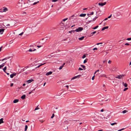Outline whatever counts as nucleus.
Here are the masks:
<instances>
[{"instance_id":"nucleus-1","label":"nucleus","mask_w":131,"mask_h":131,"mask_svg":"<svg viewBox=\"0 0 131 131\" xmlns=\"http://www.w3.org/2000/svg\"><path fill=\"white\" fill-rule=\"evenodd\" d=\"M24 2L23 1L21 0L19 1L17 4V6L19 7H21L23 4H24Z\"/></svg>"},{"instance_id":"nucleus-2","label":"nucleus","mask_w":131,"mask_h":131,"mask_svg":"<svg viewBox=\"0 0 131 131\" xmlns=\"http://www.w3.org/2000/svg\"><path fill=\"white\" fill-rule=\"evenodd\" d=\"M83 30V28L81 27H79L77 29L75 30V31L77 32H79L82 31Z\"/></svg>"},{"instance_id":"nucleus-3","label":"nucleus","mask_w":131,"mask_h":131,"mask_svg":"<svg viewBox=\"0 0 131 131\" xmlns=\"http://www.w3.org/2000/svg\"><path fill=\"white\" fill-rule=\"evenodd\" d=\"M125 75L123 74H122L120 75H118L117 76L115 77L116 78H118L119 79H120L122 78V77H124Z\"/></svg>"},{"instance_id":"nucleus-4","label":"nucleus","mask_w":131,"mask_h":131,"mask_svg":"<svg viewBox=\"0 0 131 131\" xmlns=\"http://www.w3.org/2000/svg\"><path fill=\"white\" fill-rule=\"evenodd\" d=\"M77 18V16L76 15H73L71 17H70L69 18V19H76Z\"/></svg>"},{"instance_id":"nucleus-5","label":"nucleus","mask_w":131,"mask_h":131,"mask_svg":"<svg viewBox=\"0 0 131 131\" xmlns=\"http://www.w3.org/2000/svg\"><path fill=\"white\" fill-rule=\"evenodd\" d=\"M110 115L109 114H106L104 118H105L107 119H109L110 118Z\"/></svg>"},{"instance_id":"nucleus-6","label":"nucleus","mask_w":131,"mask_h":131,"mask_svg":"<svg viewBox=\"0 0 131 131\" xmlns=\"http://www.w3.org/2000/svg\"><path fill=\"white\" fill-rule=\"evenodd\" d=\"M80 76H81V75H79L77 76H75L74 77H73L71 79V80H73L74 79H77V78H79L80 77Z\"/></svg>"},{"instance_id":"nucleus-7","label":"nucleus","mask_w":131,"mask_h":131,"mask_svg":"<svg viewBox=\"0 0 131 131\" xmlns=\"http://www.w3.org/2000/svg\"><path fill=\"white\" fill-rule=\"evenodd\" d=\"M77 113L76 111H74L73 112H71L70 113V115H74L76 114Z\"/></svg>"},{"instance_id":"nucleus-8","label":"nucleus","mask_w":131,"mask_h":131,"mask_svg":"<svg viewBox=\"0 0 131 131\" xmlns=\"http://www.w3.org/2000/svg\"><path fill=\"white\" fill-rule=\"evenodd\" d=\"M106 4V2H104V3H99L98 5L99 6H103V5H105Z\"/></svg>"},{"instance_id":"nucleus-9","label":"nucleus","mask_w":131,"mask_h":131,"mask_svg":"<svg viewBox=\"0 0 131 131\" xmlns=\"http://www.w3.org/2000/svg\"><path fill=\"white\" fill-rule=\"evenodd\" d=\"M3 9L2 10L3 12H6V11L8 10L7 8L6 7H3Z\"/></svg>"},{"instance_id":"nucleus-10","label":"nucleus","mask_w":131,"mask_h":131,"mask_svg":"<svg viewBox=\"0 0 131 131\" xmlns=\"http://www.w3.org/2000/svg\"><path fill=\"white\" fill-rule=\"evenodd\" d=\"M34 81L33 79H29L27 81H26V82L27 83H30L31 82H32V81Z\"/></svg>"},{"instance_id":"nucleus-11","label":"nucleus","mask_w":131,"mask_h":131,"mask_svg":"<svg viewBox=\"0 0 131 131\" xmlns=\"http://www.w3.org/2000/svg\"><path fill=\"white\" fill-rule=\"evenodd\" d=\"M16 73H13L12 74H11L10 75V77L11 78H13L14 76H15L16 75Z\"/></svg>"},{"instance_id":"nucleus-12","label":"nucleus","mask_w":131,"mask_h":131,"mask_svg":"<svg viewBox=\"0 0 131 131\" xmlns=\"http://www.w3.org/2000/svg\"><path fill=\"white\" fill-rule=\"evenodd\" d=\"M122 85H124L125 87H126L127 86V84L126 83H125L124 82H123L122 83Z\"/></svg>"},{"instance_id":"nucleus-13","label":"nucleus","mask_w":131,"mask_h":131,"mask_svg":"<svg viewBox=\"0 0 131 131\" xmlns=\"http://www.w3.org/2000/svg\"><path fill=\"white\" fill-rule=\"evenodd\" d=\"M4 30L5 29L3 28L0 29V33H1V34H2Z\"/></svg>"},{"instance_id":"nucleus-14","label":"nucleus","mask_w":131,"mask_h":131,"mask_svg":"<svg viewBox=\"0 0 131 131\" xmlns=\"http://www.w3.org/2000/svg\"><path fill=\"white\" fill-rule=\"evenodd\" d=\"M108 26H107L104 27L102 29V30L103 31L106 29H108Z\"/></svg>"},{"instance_id":"nucleus-15","label":"nucleus","mask_w":131,"mask_h":131,"mask_svg":"<svg viewBox=\"0 0 131 131\" xmlns=\"http://www.w3.org/2000/svg\"><path fill=\"white\" fill-rule=\"evenodd\" d=\"M52 73V72L51 71H50L46 74V75H49L51 74Z\"/></svg>"},{"instance_id":"nucleus-16","label":"nucleus","mask_w":131,"mask_h":131,"mask_svg":"<svg viewBox=\"0 0 131 131\" xmlns=\"http://www.w3.org/2000/svg\"><path fill=\"white\" fill-rule=\"evenodd\" d=\"M86 15V14H81L80 15V16L81 17H85Z\"/></svg>"},{"instance_id":"nucleus-17","label":"nucleus","mask_w":131,"mask_h":131,"mask_svg":"<svg viewBox=\"0 0 131 131\" xmlns=\"http://www.w3.org/2000/svg\"><path fill=\"white\" fill-rule=\"evenodd\" d=\"M26 95H23L21 97V98L22 99H24L25 98Z\"/></svg>"},{"instance_id":"nucleus-18","label":"nucleus","mask_w":131,"mask_h":131,"mask_svg":"<svg viewBox=\"0 0 131 131\" xmlns=\"http://www.w3.org/2000/svg\"><path fill=\"white\" fill-rule=\"evenodd\" d=\"M18 101H19L18 100V99H15V100L13 101V103H17L18 102Z\"/></svg>"},{"instance_id":"nucleus-19","label":"nucleus","mask_w":131,"mask_h":131,"mask_svg":"<svg viewBox=\"0 0 131 131\" xmlns=\"http://www.w3.org/2000/svg\"><path fill=\"white\" fill-rule=\"evenodd\" d=\"M3 120V118H2L0 119V124L4 122Z\"/></svg>"},{"instance_id":"nucleus-20","label":"nucleus","mask_w":131,"mask_h":131,"mask_svg":"<svg viewBox=\"0 0 131 131\" xmlns=\"http://www.w3.org/2000/svg\"><path fill=\"white\" fill-rule=\"evenodd\" d=\"M7 69V67L6 66H5L4 68L3 69V70L4 72H5V73H6V70Z\"/></svg>"},{"instance_id":"nucleus-21","label":"nucleus","mask_w":131,"mask_h":131,"mask_svg":"<svg viewBox=\"0 0 131 131\" xmlns=\"http://www.w3.org/2000/svg\"><path fill=\"white\" fill-rule=\"evenodd\" d=\"M5 65V63H3L1 65H0V69H1Z\"/></svg>"},{"instance_id":"nucleus-22","label":"nucleus","mask_w":131,"mask_h":131,"mask_svg":"<svg viewBox=\"0 0 131 131\" xmlns=\"http://www.w3.org/2000/svg\"><path fill=\"white\" fill-rule=\"evenodd\" d=\"M46 63H44L43 64H41V65H39L38 67H36V69L37 68H39L41 66H42V65H43L45 64Z\"/></svg>"},{"instance_id":"nucleus-23","label":"nucleus","mask_w":131,"mask_h":131,"mask_svg":"<svg viewBox=\"0 0 131 131\" xmlns=\"http://www.w3.org/2000/svg\"><path fill=\"white\" fill-rule=\"evenodd\" d=\"M84 37V36H82V37L81 38H79V39L80 40H83V39Z\"/></svg>"},{"instance_id":"nucleus-24","label":"nucleus","mask_w":131,"mask_h":131,"mask_svg":"<svg viewBox=\"0 0 131 131\" xmlns=\"http://www.w3.org/2000/svg\"><path fill=\"white\" fill-rule=\"evenodd\" d=\"M128 112V111L126 110H124L122 112L123 114H125Z\"/></svg>"},{"instance_id":"nucleus-25","label":"nucleus","mask_w":131,"mask_h":131,"mask_svg":"<svg viewBox=\"0 0 131 131\" xmlns=\"http://www.w3.org/2000/svg\"><path fill=\"white\" fill-rule=\"evenodd\" d=\"M111 69L112 71H114L116 70L115 68L114 67L112 68Z\"/></svg>"},{"instance_id":"nucleus-26","label":"nucleus","mask_w":131,"mask_h":131,"mask_svg":"<svg viewBox=\"0 0 131 131\" xmlns=\"http://www.w3.org/2000/svg\"><path fill=\"white\" fill-rule=\"evenodd\" d=\"M88 60V59L86 58L85 60H84L83 61L84 63H85L86 62H87V61Z\"/></svg>"},{"instance_id":"nucleus-27","label":"nucleus","mask_w":131,"mask_h":131,"mask_svg":"<svg viewBox=\"0 0 131 131\" xmlns=\"http://www.w3.org/2000/svg\"><path fill=\"white\" fill-rule=\"evenodd\" d=\"M81 66L84 69V70H85V67L84 65H81Z\"/></svg>"},{"instance_id":"nucleus-28","label":"nucleus","mask_w":131,"mask_h":131,"mask_svg":"<svg viewBox=\"0 0 131 131\" xmlns=\"http://www.w3.org/2000/svg\"><path fill=\"white\" fill-rule=\"evenodd\" d=\"M116 124H117V123L116 122L114 123H111V125L112 126L113 125H114Z\"/></svg>"},{"instance_id":"nucleus-29","label":"nucleus","mask_w":131,"mask_h":131,"mask_svg":"<svg viewBox=\"0 0 131 131\" xmlns=\"http://www.w3.org/2000/svg\"><path fill=\"white\" fill-rule=\"evenodd\" d=\"M28 128V126L27 125H26L25 126V131H26Z\"/></svg>"},{"instance_id":"nucleus-30","label":"nucleus","mask_w":131,"mask_h":131,"mask_svg":"<svg viewBox=\"0 0 131 131\" xmlns=\"http://www.w3.org/2000/svg\"><path fill=\"white\" fill-rule=\"evenodd\" d=\"M98 27H99L98 26H96L95 27L93 28V29H97V28H98Z\"/></svg>"},{"instance_id":"nucleus-31","label":"nucleus","mask_w":131,"mask_h":131,"mask_svg":"<svg viewBox=\"0 0 131 131\" xmlns=\"http://www.w3.org/2000/svg\"><path fill=\"white\" fill-rule=\"evenodd\" d=\"M39 1H38L37 2H35L33 4V5H36V4H37L38 3H39Z\"/></svg>"},{"instance_id":"nucleus-32","label":"nucleus","mask_w":131,"mask_h":131,"mask_svg":"<svg viewBox=\"0 0 131 131\" xmlns=\"http://www.w3.org/2000/svg\"><path fill=\"white\" fill-rule=\"evenodd\" d=\"M39 109V108L38 107V106L36 107L35 108V111L38 110Z\"/></svg>"},{"instance_id":"nucleus-33","label":"nucleus","mask_w":131,"mask_h":131,"mask_svg":"<svg viewBox=\"0 0 131 131\" xmlns=\"http://www.w3.org/2000/svg\"><path fill=\"white\" fill-rule=\"evenodd\" d=\"M94 14V12H92L89 15H93Z\"/></svg>"},{"instance_id":"nucleus-34","label":"nucleus","mask_w":131,"mask_h":131,"mask_svg":"<svg viewBox=\"0 0 131 131\" xmlns=\"http://www.w3.org/2000/svg\"><path fill=\"white\" fill-rule=\"evenodd\" d=\"M63 67V66H62L60 67L59 68V69L60 70H61V69H62V68Z\"/></svg>"},{"instance_id":"nucleus-35","label":"nucleus","mask_w":131,"mask_h":131,"mask_svg":"<svg viewBox=\"0 0 131 131\" xmlns=\"http://www.w3.org/2000/svg\"><path fill=\"white\" fill-rule=\"evenodd\" d=\"M128 88H126L124 89L123 91H126V90H128Z\"/></svg>"},{"instance_id":"nucleus-36","label":"nucleus","mask_w":131,"mask_h":131,"mask_svg":"<svg viewBox=\"0 0 131 131\" xmlns=\"http://www.w3.org/2000/svg\"><path fill=\"white\" fill-rule=\"evenodd\" d=\"M54 114H53L52 116L51 117V118H52L54 116Z\"/></svg>"},{"instance_id":"nucleus-37","label":"nucleus","mask_w":131,"mask_h":131,"mask_svg":"<svg viewBox=\"0 0 131 131\" xmlns=\"http://www.w3.org/2000/svg\"><path fill=\"white\" fill-rule=\"evenodd\" d=\"M97 17H96L95 18H94L93 19V21H95Z\"/></svg>"},{"instance_id":"nucleus-38","label":"nucleus","mask_w":131,"mask_h":131,"mask_svg":"<svg viewBox=\"0 0 131 131\" xmlns=\"http://www.w3.org/2000/svg\"><path fill=\"white\" fill-rule=\"evenodd\" d=\"M39 121L41 122V123H43L45 121L40 120H39Z\"/></svg>"},{"instance_id":"nucleus-39","label":"nucleus","mask_w":131,"mask_h":131,"mask_svg":"<svg viewBox=\"0 0 131 131\" xmlns=\"http://www.w3.org/2000/svg\"><path fill=\"white\" fill-rule=\"evenodd\" d=\"M86 57V56L85 54H84L82 57L83 59H84Z\"/></svg>"},{"instance_id":"nucleus-40","label":"nucleus","mask_w":131,"mask_h":131,"mask_svg":"<svg viewBox=\"0 0 131 131\" xmlns=\"http://www.w3.org/2000/svg\"><path fill=\"white\" fill-rule=\"evenodd\" d=\"M101 77H106V76L105 74L102 75L101 76Z\"/></svg>"},{"instance_id":"nucleus-41","label":"nucleus","mask_w":131,"mask_h":131,"mask_svg":"<svg viewBox=\"0 0 131 131\" xmlns=\"http://www.w3.org/2000/svg\"><path fill=\"white\" fill-rule=\"evenodd\" d=\"M83 70V69L81 68H79L78 69L79 70Z\"/></svg>"},{"instance_id":"nucleus-42","label":"nucleus","mask_w":131,"mask_h":131,"mask_svg":"<svg viewBox=\"0 0 131 131\" xmlns=\"http://www.w3.org/2000/svg\"><path fill=\"white\" fill-rule=\"evenodd\" d=\"M112 62V61L111 60H109L108 62V63L109 64H111Z\"/></svg>"},{"instance_id":"nucleus-43","label":"nucleus","mask_w":131,"mask_h":131,"mask_svg":"<svg viewBox=\"0 0 131 131\" xmlns=\"http://www.w3.org/2000/svg\"><path fill=\"white\" fill-rule=\"evenodd\" d=\"M75 30H72L71 31H69V33H71L72 32H74V31H75Z\"/></svg>"},{"instance_id":"nucleus-44","label":"nucleus","mask_w":131,"mask_h":131,"mask_svg":"<svg viewBox=\"0 0 131 131\" xmlns=\"http://www.w3.org/2000/svg\"><path fill=\"white\" fill-rule=\"evenodd\" d=\"M127 40H131V38H128L127 39Z\"/></svg>"},{"instance_id":"nucleus-45","label":"nucleus","mask_w":131,"mask_h":131,"mask_svg":"<svg viewBox=\"0 0 131 131\" xmlns=\"http://www.w3.org/2000/svg\"><path fill=\"white\" fill-rule=\"evenodd\" d=\"M58 0H52V1L53 2H55L58 1Z\"/></svg>"},{"instance_id":"nucleus-46","label":"nucleus","mask_w":131,"mask_h":131,"mask_svg":"<svg viewBox=\"0 0 131 131\" xmlns=\"http://www.w3.org/2000/svg\"><path fill=\"white\" fill-rule=\"evenodd\" d=\"M23 34V32H22L20 34H19V35H20V36H21Z\"/></svg>"},{"instance_id":"nucleus-47","label":"nucleus","mask_w":131,"mask_h":131,"mask_svg":"<svg viewBox=\"0 0 131 131\" xmlns=\"http://www.w3.org/2000/svg\"><path fill=\"white\" fill-rule=\"evenodd\" d=\"M94 77H95V76L94 75L93 76L92 78V80H94Z\"/></svg>"},{"instance_id":"nucleus-48","label":"nucleus","mask_w":131,"mask_h":131,"mask_svg":"<svg viewBox=\"0 0 131 131\" xmlns=\"http://www.w3.org/2000/svg\"><path fill=\"white\" fill-rule=\"evenodd\" d=\"M68 19V18H66V19H64L63 20V21H65L66 20H67Z\"/></svg>"},{"instance_id":"nucleus-49","label":"nucleus","mask_w":131,"mask_h":131,"mask_svg":"<svg viewBox=\"0 0 131 131\" xmlns=\"http://www.w3.org/2000/svg\"><path fill=\"white\" fill-rule=\"evenodd\" d=\"M29 52H31L33 51V50L32 49H30L28 51Z\"/></svg>"},{"instance_id":"nucleus-50","label":"nucleus","mask_w":131,"mask_h":131,"mask_svg":"<svg viewBox=\"0 0 131 131\" xmlns=\"http://www.w3.org/2000/svg\"><path fill=\"white\" fill-rule=\"evenodd\" d=\"M96 32V31H94L92 32L91 33V34H95Z\"/></svg>"},{"instance_id":"nucleus-51","label":"nucleus","mask_w":131,"mask_h":131,"mask_svg":"<svg viewBox=\"0 0 131 131\" xmlns=\"http://www.w3.org/2000/svg\"><path fill=\"white\" fill-rule=\"evenodd\" d=\"M4 17V16L3 15H0V18H2L3 17Z\"/></svg>"},{"instance_id":"nucleus-52","label":"nucleus","mask_w":131,"mask_h":131,"mask_svg":"<svg viewBox=\"0 0 131 131\" xmlns=\"http://www.w3.org/2000/svg\"><path fill=\"white\" fill-rule=\"evenodd\" d=\"M112 15V14H111L110 16L108 17V18H110L111 17Z\"/></svg>"},{"instance_id":"nucleus-53","label":"nucleus","mask_w":131,"mask_h":131,"mask_svg":"<svg viewBox=\"0 0 131 131\" xmlns=\"http://www.w3.org/2000/svg\"><path fill=\"white\" fill-rule=\"evenodd\" d=\"M93 50H97V48H93Z\"/></svg>"},{"instance_id":"nucleus-54","label":"nucleus","mask_w":131,"mask_h":131,"mask_svg":"<svg viewBox=\"0 0 131 131\" xmlns=\"http://www.w3.org/2000/svg\"><path fill=\"white\" fill-rule=\"evenodd\" d=\"M13 83H11V85H10V86L11 87L12 86H13Z\"/></svg>"},{"instance_id":"nucleus-55","label":"nucleus","mask_w":131,"mask_h":131,"mask_svg":"<svg viewBox=\"0 0 131 131\" xmlns=\"http://www.w3.org/2000/svg\"><path fill=\"white\" fill-rule=\"evenodd\" d=\"M2 47H3L2 46L0 48V51H1Z\"/></svg>"},{"instance_id":"nucleus-56","label":"nucleus","mask_w":131,"mask_h":131,"mask_svg":"<svg viewBox=\"0 0 131 131\" xmlns=\"http://www.w3.org/2000/svg\"><path fill=\"white\" fill-rule=\"evenodd\" d=\"M129 45V44L128 43H126L125 44V45Z\"/></svg>"},{"instance_id":"nucleus-57","label":"nucleus","mask_w":131,"mask_h":131,"mask_svg":"<svg viewBox=\"0 0 131 131\" xmlns=\"http://www.w3.org/2000/svg\"><path fill=\"white\" fill-rule=\"evenodd\" d=\"M69 86L67 85L66 86V87L67 88V89H68L69 88Z\"/></svg>"},{"instance_id":"nucleus-58","label":"nucleus","mask_w":131,"mask_h":131,"mask_svg":"<svg viewBox=\"0 0 131 131\" xmlns=\"http://www.w3.org/2000/svg\"><path fill=\"white\" fill-rule=\"evenodd\" d=\"M0 12L1 13H3V11H2V9H0Z\"/></svg>"},{"instance_id":"nucleus-59","label":"nucleus","mask_w":131,"mask_h":131,"mask_svg":"<svg viewBox=\"0 0 131 131\" xmlns=\"http://www.w3.org/2000/svg\"><path fill=\"white\" fill-rule=\"evenodd\" d=\"M6 59H7L6 58H4V59H3L2 60V61H3L4 60H6Z\"/></svg>"},{"instance_id":"nucleus-60","label":"nucleus","mask_w":131,"mask_h":131,"mask_svg":"<svg viewBox=\"0 0 131 131\" xmlns=\"http://www.w3.org/2000/svg\"><path fill=\"white\" fill-rule=\"evenodd\" d=\"M37 47H38V48H39L40 47H41V46H37Z\"/></svg>"},{"instance_id":"nucleus-61","label":"nucleus","mask_w":131,"mask_h":131,"mask_svg":"<svg viewBox=\"0 0 131 131\" xmlns=\"http://www.w3.org/2000/svg\"><path fill=\"white\" fill-rule=\"evenodd\" d=\"M103 111H104V110L103 109H102L101 111V112H103Z\"/></svg>"},{"instance_id":"nucleus-62","label":"nucleus","mask_w":131,"mask_h":131,"mask_svg":"<svg viewBox=\"0 0 131 131\" xmlns=\"http://www.w3.org/2000/svg\"><path fill=\"white\" fill-rule=\"evenodd\" d=\"M108 18H106L104 20H106Z\"/></svg>"},{"instance_id":"nucleus-63","label":"nucleus","mask_w":131,"mask_h":131,"mask_svg":"<svg viewBox=\"0 0 131 131\" xmlns=\"http://www.w3.org/2000/svg\"><path fill=\"white\" fill-rule=\"evenodd\" d=\"M32 92V91H31L29 93V94H30Z\"/></svg>"},{"instance_id":"nucleus-64","label":"nucleus","mask_w":131,"mask_h":131,"mask_svg":"<svg viewBox=\"0 0 131 131\" xmlns=\"http://www.w3.org/2000/svg\"><path fill=\"white\" fill-rule=\"evenodd\" d=\"M98 131H103L101 129V130H98Z\"/></svg>"}]
</instances>
